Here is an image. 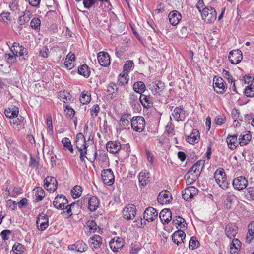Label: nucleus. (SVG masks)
<instances>
[{
    "instance_id": "nucleus-1",
    "label": "nucleus",
    "mask_w": 254,
    "mask_h": 254,
    "mask_svg": "<svg viewBox=\"0 0 254 254\" xmlns=\"http://www.w3.org/2000/svg\"><path fill=\"white\" fill-rule=\"evenodd\" d=\"M10 51L13 54L21 57L24 60H27L29 58L28 50L18 42H14L10 45V42H7Z\"/></svg>"
},
{
    "instance_id": "nucleus-2",
    "label": "nucleus",
    "mask_w": 254,
    "mask_h": 254,
    "mask_svg": "<svg viewBox=\"0 0 254 254\" xmlns=\"http://www.w3.org/2000/svg\"><path fill=\"white\" fill-rule=\"evenodd\" d=\"M214 178L220 187L223 189L228 188L229 183L227 180L226 175L222 168H218L214 174Z\"/></svg>"
},
{
    "instance_id": "nucleus-3",
    "label": "nucleus",
    "mask_w": 254,
    "mask_h": 254,
    "mask_svg": "<svg viewBox=\"0 0 254 254\" xmlns=\"http://www.w3.org/2000/svg\"><path fill=\"white\" fill-rule=\"evenodd\" d=\"M202 19L208 23L214 22L217 18V12L212 7H206L202 9Z\"/></svg>"
},
{
    "instance_id": "nucleus-4",
    "label": "nucleus",
    "mask_w": 254,
    "mask_h": 254,
    "mask_svg": "<svg viewBox=\"0 0 254 254\" xmlns=\"http://www.w3.org/2000/svg\"><path fill=\"white\" fill-rule=\"evenodd\" d=\"M131 126L134 131L138 132H142L145 127L144 118L141 116L133 117L131 120Z\"/></svg>"
},
{
    "instance_id": "nucleus-5",
    "label": "nucleus",
    "mask_w": 254,
    "mask_h": 254,
    "mask_svg": "<svg viewBox=\"0 0 254 254\" xmlns=\"http://www.w3.org/2000/svg\"><path fill=\"white\" fill-rule=\"evenodd\" d=\"M188 115V111L184 109L183 106L176 107L172 113V116L177 122L184 121Z\"/></svg>"
},
{
    "instance_id": "nucleus-6",
    "label": "nucleus",
    "mask_w": 254,
    "mask_h": 254,
    "mask_svg": "<svg viewBox=\"0 0 254 254\" xmlns=\"http://www.w3.org/2000/svg\"><path fill=\"white\" fill-rule=\"evenodd\" d=\"M198 190L194 186L186 188L182 191V197L186 201H190L198 194Z\"/></svg>"
},
{
    "instance_id": "nucleus-7",
    "label": "nucleus",
    "mask_w": 254,
    "mask_h": 254,
    "mask_svg": "<svg viewBox=\"0 0 254 254\" xmlns=\"http://www.w3.org/2000/svg\"><path fill=\"white\" fill-rule=\"evenodd\" d=\"M101 176L103 182L105 184L111 186L114 183L115 177L113 171L111 169L103 170Z\"/></svg>"
},
{
    "instance_id": "nucleus-8",
    "label": "nucleus",
    "mask_w": 254,
    "mask_h": 254,
    "mask_svg": "<svg viewBox=\"0 0 254 254\" xmlns=\"http://www.w3.org/2000/svg\"><path fill=\"white\" fill-rule=\"evenodd\" d=\"M36 225L37 228L40 231H44L49 226V219L48 216L41 213L37 217Z\"/></svg>"
},
{
    "instance_id": "nucleus-9",
    "label": "nucleus",
    "mask_w": 254,
    "mask_h": 254,
    "mask_svg": "<svg viewBox=\"0 0 254 254\" xmlns=\"http://www.w3.org/2000/svg\"><path fill=\"white\" fill-rule=\"evenodd\" d=\"M213 87L217 93L222 94L225 92L227 86L221 77L215 76L213 79Z\"/></svg>"
},
{
    "instance_id": "nucleus-10",
    "label": "nucleus",
    "mask_w": 254,
    "mask_h": 254,
    "mask_svg": "<svg viewBox=\"0 0 254 254\" xmlns=\"http://www.w3.org/2000/svg\"><path fill=\"white\" fill-rule=\"evenodd\" d=\"M123 217L127 220L132 219L136 214V207L133 204L127 205L122 211Z\"/></svg>"
},
{
    "instance_id": "nucleus-11",
    "label": "nucleus",
    "mask_w": 254,
    "mask_h": 254,
    "mask_svg": "<svg viewBox=\"0 0 254 254\" xmlns=\"http://www.w3.org/2000/svg\"><path fill=\"white\" fill-rule=\"evenodd\" d=\"M230 62L233 64H237L243 59L242 52L239 49L233 50L229 52L228 56Z\"/></svg>"
},
{
    "instance_id": "nucleus-12",
    "label": "nucleus",
    "mask_w": 254,
    "mask_h": 254,
    "mask_svg": "<svg viewBox=\"0 0 254 254\" xmlns=\"http://www.w3.org/2000/svg\"><path fill=\"white\" fill-rule=\"evenodd\" d=\"M204 160H198L190 169L188 173H191L194 177L197 178L204 167Z\"/></svg>"
},
{
    "instance_id": "nucleus-13",
    "label": "nucleus",
    "mask_w": 254,
    "mask_h": 254,
    "mask_svg": "<svg viewBox=\"0 0 254 254\" xmlns=\"http://www.w3.org/2000/svg\"><path fill=\"white\" fill-rule=\"evenodd\" d=\"M232 185L235 189L240 190L247 187L248 180L244 176H240L233 179Z\"/></svg>"
},
{
    "instance_id": "nucleus-14",
    "label": "nucleus",
    "mask_w": 254,
    "mask_h": 254,
    "mask_svg": "<svg viewBox=\"0 0 254 254\" xmlns=\"http://www.w3.org/2000/svg\"><path fill=\"white\" fill-rule=\"evenodd\" d=\"M68 203V200L64 195H58L55 197L53 201L54 206L57 209L64 210L65 206Z\"/></svg>"
},
{
    "instance_id": "nucleus-15",
    "label": "nucleus",
    "mask_w": 254,
    "mask_h": 254,
    "mask_svg": "<svg viewBox=\"0 0 254 254\" xmlns=\"http://www.w3.org/2000/svg\"><path fill=\"white\" fill-rule=\"evenodd\" d=\"M238 227L233 223H230L226 225L225 233L226 235L230 239H235L236 234L238 233Z\"/></svg>"
},
{
    "instance_id": "nucleus-16",
    "label": "nucleus",
    "mask_w": 254,
    "mask_h": 254,
    "mask_svg": "<svg viewBox=\"0 0 254 254\" xmlns=\"http://www.w3.org/2000/svg\"><path fill=\"white\" fill-rule=\"evenodd\" d=\"M158 216V212L152 207L147 208L143 213V218L148 222L154 221Z\"/></svg>"
},
{
    "instance_id": "nucleus-17",
    "label": "nucleus",
    "mask_w": 254,
    "mask_h": 254,
    "mask_svg": "<svg viewBox=\"0 0 254 254\" xmlns=\"http://www.w3.org/2000/svg\"><path fill=\"white\" fill-rule=\"evenodd\" d=\"M124 240L119 237H115L109 243L110 248L114 252H117L124 246Z\"/></svg>"
},
{
    "instance_id": "nucleus-18",
    "label": "nucleus",
    "mask_w": 254,
    "mask_h": 254,
    "mask_svg": "<svg viewBox=\"0 0 254 254\" xmlns=\"http://www.w3.org/2000/svg\"><path fill=\"white\" fill-rule=\"evenodd\" d=\"M76 146L78 151L87 150L88 144L85 139V136L82 133H79L76 135Z\"/></svg>"
},
{
    "instance_id": "nucleus-19",
    "label": "nucleus",
    "mask_w": 254,
    "mask_h": 254,
    "mask_svg": "<svg viewBox=\"0 0 254 254\" xmlns=\"http://www.w3.org/2000/svg\"><path fill=\"white\" fill-rule=\"evenodd\" d=\"M152 94L154 95L160 94L165 87L164 83L160 81L152 82L149 86Z\"/></svg>"
},
{
    "instance_id": "nucleus-20",
    "label": "nucleus",
    "mask_w": 254,
    "mask_h": 254,
    "mask_svg": "<svg viewBox=\"0 0 254 254\" xmlns=\"http://www.w3.org/2000/svg\"><path fill=\"white\" fill-rule=\"evenodd\" d=\"M91 248L94 249H99L102 244V238L99 235H94L91 237L88 240Z\"/></svg>"
},
{
    "instance_id": "nucleus-21",
    "label": "nucleus",
    "mask_w": 254,
    "mask_h": 254,
    "mask_svg": "<svg viewBox=\"0 0 254 254\" xmlns=\"http://www.w3.org/2000/svg\"><path fill=\"white\" fill-rule=\"evenodd\" d=\"M68 249L70 250H75L77 252L82 253L86 251L88 246L83 241H78L75 244L68 246Z\"/></svg>"
},
{
    "instance_id": "nucleus-22",
    "label": "nucleus",
    "mask_w": 254,
    "mask_h": 254,
    "mask_svg": "<svg viewBox=\"0 0 254 254\" xmlns=\"http://www.w3.org/2000/svg\"><path fill=\"white\" fill-rule=\"evenodd\" d=\"M97 59L100 64L103 66L106 67L110 64V58L107 52H100L98 54Z\"/></svg>"
},
{
    "instance_id": "nucleus-23",
    "label": "nucleus",
    "mask_w": 254,
    "mask_h": 254,
    "mask_svg": "<svg viewBox=\"0 0 254 254\" xmlns=\"http://www.w3.org/2000/svg\"><path fill=\"white\" fill-rule=\"evenodd\" d=\"M107 150L112 154H116L121 149V144L119 141H108L106 144Z\"/></svg>"
},
{
    "instance_id": "nucleus-24",
    "label": "nucleus",
    "mask_w": 254,
    "mask_h": 254,
    "mask_svg": "<svg viewBox=\"0 0 254 254\" xmlns=\"http://www.w3.org/2000/svg\"><path fill=\"white\" fill-rule=\"evenodd\" d=\"M139 185L141 188L146 186L150 181V174L148 172H141L138 177Z\"/></svg>"
},
{
    "instance_id": "nucleus-25",
    "label": "nucleus",
    "mask_w": 254,
    "mask_h": 254,
    "mask_svg": "<svg viewBox=\"0 0 254 254\" xmlns=\"http://www.w3.org/2000/svg\"><path fill=\"white\" fill-rule=\"evenodd\" d=\"M172 223L178 230H185L187 228V223L185 220L181 216L173 217Z\"/></svg>"
},
{
    "instance_id": "nucleus-26",
    "label": "nucleus",
    "mask_w": 254,
    "mask_h": 254,
    "mask_svg": "<svg viewBox=\"0 0 254 254\" xmlns=\"http://www.w3.org/2000/svg\"><path fill=\"white\" fill-rule=\"evenodd\" d=\"M184 230H177L172 235V238L173 242L179 245L183 242L186 237Z\"/></svg>"
},
{
    "instance_id": "nucleus-27",
    "label": "nucleus",
    "mask_w": 254,
    "mask_h": 254,
    "mask_svg": "<svg viewBox=\"0 0 254 254\" xmlns=\"http://www.w3.org/2000/svg\"><path fill=\"white\" fill-rule=\"evenodd\" d=\"M159 218L163 224H168L172 219V212L169 209H164L160 212Z\"/></svg>"
},
{
    "instance_id": "nucleus-28",
    "label": "nucleus",
    "mask_w": 254,
    "mask_h": 254,
    "mask_svg": "<svg viewBox=\"0 0 254 254\" xmlns=\"http://www.w3.org/2000/svg\"><path fill=\"white\" fill-rule=\"evenodd\" d=\"M139 100L144 108L149 109L153 106L152 97L145 94L140 95Z\"/></svg>"
},
{
    "instance_id": "nucleus-29",
    "label": "nucleus",
    "mask_w": 254,
    "mask_h": 254,
    "mask_svg": "<svg viewBox=\"0 0 254 254\" xmlns=\"http://www.w3.org/2000/svg\"><path fill=\"white\" fill-rule=\"evenodd\" d=\"M168 18L170 24L172 25H177L182 19L181 14L177 11H171L168 15Z\"/></svg>"
},
{
    "instance_id": "nucleus-30",
    "label": "nucleus",
    "mask_w": 254,
    "mask_h": 254,
    "mask_svg": "<svg viewBox=\"0 0 254 254\" xmlns=\"http://www.w3.org/2000/svg\"><path fill=\"white\" fill-rule=\"evenodd\" d=\"M88 208L91 212L95 211L100 205L99 199L96 196H92L88 199Z\"/></svg>"
},
{
    "instance_id": "nucleus-31",
    "label": "nucleus",
    "mask_w": 254,
    "mask_h": 254,
    "mask_svg": "<svg viewBox=\"0 0 254 254\" xmlns=\"http://www.w3.org/2000/svg\"><path fill=\"white\" fill-rule=\"evenodd\" d=\"M4 114L7 118L11 120L14 117H17L19 114V109L17 106H11L5 109Z\"/></svg>"
},
{
    "instance_id": "nucleus-32",
    "label": "nucleus",
    "mask_w": 254,
    "mask_h": 254,
    "mask_svg": "<svg viewBox=\"0 0 254 254\" xmlns=\"http://www.w3.org/2000/svg\"><path fill=\"white\" fill-rule=\"evenodd\" d=\"M226 141L229 148L231 150L235 149L239 144V141H238L237 139V135L228 134L226 138Z\"/></svg>"
},
{
    "instance_id": "nucleus-33",
    "label": "nucleus",
    "mask_w": 254,
    "mask_h": 254,
    "mask_svg": "<svg viewBox=\"0 0 254 254\" xmlns=\"http://www.w3.org/2000/svg\"><path fill=\"white\" fill-rule=\"evenodd\" d=\"M98 228H99L94 220H88L84 225V229L87 235L96 232Z\"/></svg>"
},
{
    "instance_id": "nucleus-34",
    "label": "nucleus",
    "mask_w": 254,
    "mask_h": 254,
    "mask_svg": "<svg viewBox=\"0 0 254 254\" xmlns=\"http://www.w3.org/2000/svg\"><path fill=\"white\" fill-rule=\"evenodd\" d=\"M24 120L25 118L23 116L17 115V117H14L10 120V123L13 128L19 130L21 128V125L24 123Z\"/></svg>"
},
{
    "instance_id": "nucleus-35",
    "label": "nucleus",
    "mask_w": 254,
    "mask_h": 254,
    "mask_svg": "<svg viewBox=\"0 0 254 254\" xmlns=\"http://www.w3.org/2000/svg\"><path fill=\"white\" fill-rule=\"evenodd\" d=\"M241 247V243L238 239H232L230 249L231 254H237Z\"/></svg>"
},
{
    "instance_id": "nucleus-36",
    "label": "nucleus",
    "mask_w": 254,
    "mask_h": 254,
    "mask_svg": "<svg viewBox=\"0 0 254 254\" xmlns=\"http://www.w3.org/2000/svg\"><path fill=\"white\" fill-rule=\"evenodd\" d=\"M199 132L196 129H193L190 136H188L186 139L188 142L193 144L197 142L199 139Z\"/></svg>"
},
{
    "instance_id": "nucleus-37",
    "label": "nucleus",
    "mask_w": 254,
    "mask_h": 254,
    "mask_svg": "<svg viewBox=\"0 0 254 254\" xmlns=\"http://www.w3.org/2000/svg\"><path fill=\"white\" fill-rule=\"evenodd\" d=\"M252 135L250 132L245 134H241L239 137V144L241 146H243L249 143L251 140Z\"/></svg>"
},
{
    "instance_id": "nucleus-38",
    "label": "nucleus",
    "mask_w": 254,
    "mask_h": 254,
    "mask_svg": "<svg viewBox=\"0 0 254 254\" xmlns=\"http://www.w3.org/2000/svg\"><path fill=\"white\" fill-rule=\"evenodd\" d=\"M78 73L85 78H88L90 75V68L87 64L80 65L78 67Z\"/></svg>"
},
{
    "instance_id": "nucleus-39",
    "label": "nucleus",
    "mask_w": 254,
    "mask_h": 254,
    "mask_svg": "<svg viewBox=\"0 0 254 254\" xmlns=\"http://www.w3.org/2000/svg\"><path fill=\"white\" fill-rule=\"evenodd\" d=\"M170 195L171 194L169 192H161L158 196V201L161 204L169 203L170 202L169 199Z\"/></svg>"
},
{
    "instance_id": "nucleus-40",
    "label": "nucleus",
    "mask_w": 254,
    "mask_h": 254,
    "mask_svg": "<svg viewBox=\"0 0 254 254\" xmlns=\"http://www.w3.org/2000/svg\"><path fill=\"white\" fill-rule=\"evenodd\" d=\"M133 89L135 92L141 95L145 91L146 86L143 82L137 81L134 83Z\"/></svg>"
},
{
    "instance_id": "nucleus-41",
    "label": "nucleus",
    "mask_w": 254,
    "mask_h": 254,
    "mask_svg": "<svg viewBox=\"0 0 254 254\" xmlns=\"http://www.w3.org/2000/svg\"><path fill=\"white\" fill-rule=\"evenodd\" d=\"M131 115L130 114H124L122 115L119 121V124L122 127L128 126L131 123Z\"/></svg>"
},
{
    "instance_id": "nucleus-42",
    "label": "nucleus",
    "mask_w": 254,
    "mask_h": 254,
    "mask_svg": "<svg viewBox=\"0 0 254 254\" xmlns=\"http://www.w3.org/2000/svg\"><path fill=\"white\" fill-rule=\"evenodd\" d=\"M248 232L246 237V241L250 243L254 238V223L251 222L248 226Z\"/></svg>"
},
{
    "instance_id": "nucleus-43",
    "label": "nucleus",
    "mask_w": 254,
    "mask_h": 254,
    "mask_svg": "<svg viewBox=\"0 0 254 254\" xmlns=\"http://www.w3.org/2000/svg\"><path fill=\"white\" fill-rule=\"evenodd\" d=\"M118 85L114 82H111L107 86V92L109 95H111L113 97H115L118 92Z\"/></svg>"
},
{
    "instance_id": "nucleus-44",
    "label": "nucleus",
    "mask_w": 254,
    "mask_h": 254,
    "mask_svg": "<svg viewBox=\"0 0 254 254\" xmlns=\"http://www.w3.org/2000/svg\"><path fill=\"white\" fill-rule=\"evenodd\" d=\"M76 203L75 202L71 203L69 205H66L65 209L66 211H63L61 212V214L65 218H68L72 215V209L74 207Z\"/></svg>"
},
{
    "instance_id": "nucleus-45",
    "label": "nucleus",
    "mask_w": 254,
    "mask_h": 254,
    "mask_svg": "<svg viewBox=\"0 0 254 254\" xmlns=\"http://www.w3.org/2000/svg\"><path fill=\"white\" fill-rule=\"evenodd\" d=\"M32 14L29 12H25L24 14L19 16L18 19V23L19 25L22 26L27 23L31 18Z\"/></svg>"
},
{
    "instance_id": "nucleus-46",
    "label": "nucleus",
    "mask_w": 254,
    "mask_h": 254,
    "mask_svg": "<svg viewBox=\"0 0 254 254\" xmlns=\"http://www.w3.org/2000/svg\"><path fill=\"white\" fill-rule=\"evenodd\" d=\"M129 81V76L128 74L122 72L118 77L117 84L121 86H124L127 84Z\"/></svg>"
},
{
    "instance_id": "nucleus-47",
    "label": "nucleus",
    "mask_w": 254,
    "mask_h": 254,
    "mask_svg": "<svg viewBox=\"0 0 254 254\" xmlns=\"http://www.w3.org/2000/svg\"><path fill=\"white\" fill-rule=\"evenodd\" d=\"M82 188L79 185L75 186L71 190V195L73 198H79L82 194Z\"/></svg>"
},
{
    "instance_id": "nucleus-48",
    "label": "nucleus",
    "mask_w": 254,
    "mask_h": 254,
    "mask_svg": "<svg viewBox=\"0 0 254 254\" xmlns=\"http://www.w3.org/2000/svg\"><path fill=\"white\" fill-rule=\"evenodd\" d=\"M34 190L35 191L36 194V201H41L45 197V192L43 189L40 187H36L34 189Z\"/></svg>"
},
{
    "instance_id": "nucleus-49",
    "label": "nucleus",
    "mask_w": 254,
    "mask_h": 254,
    "mask_svg": "<svg viewBox=\"0 0 254 254\" xmlns=\"http://www.w3.org/2000/svg\"><path fill=\"white\" fill-rule=\"evenodd\" d=\"M80 101L83 104H87L91 101V94L88 92H83L80 97Z\"/></svg>"
},
{
    "instance_id": "nucleus-50",
    "label": "nucleus",
    "mask_w": 254,
    "mask_h": 254,
    "mask_svg": "<svg viewBox=\"0 0 254 254\" xmlns=\"http://www.w3.org/2000/svg\"><path fill=\"white\" fill-rule=\"evenodd\" d=\"M245 196L248 200H254V187L248 188L244 192Z\"/></svg>"
},
{
    "instance_id": "nucleus-51",
    "label": "nucleus",
    "mask_w": 254,
    "mask_h": 254,
    "mask_svg": "<svg viewBox=\"0 0 254 254\" xmlns=\"http://www.w3.org/2000/svg\"><path fill=\"white\" fill-rule=\"evenodd\" d=\"M24 250V246L19 243H15L12 247V251L17 254H23Z\"/></svg>"
},
{
    "instance_id": "nucleus-52",
    "label": "nucleus",
    "mask_w": 254,
    "mask_h": 254,
    "mask_svg": "<svg viewBox=\"0 0 254 254\" xmlns=\"http://www.w3.org/2000/svg\"><path fill=\"white\" fill-rule=\"evenodd\" d=\"M244 94L249 97L254 96V84H250L248 85L244 91Z\"/></svg>"
},
{
    "instance_id": "nucleus-53",
    "label": "nucleus",
    "mask_w": 254,
    "mask_h": 254,
    "mask_svg": "<svg viewBox=\"0 0 254 254\" xmlns=\"http://www.w3.org/2000/svg\"><path fill=\"white\" fill-rule=\"evenodd\" d=\"M199 246V242L197 240L196 237H191L189 243V248L190 250H194L197 248Z\"/></svg>"
},
{
    "instance_id": "nucleus-54",
    "label": "nucleus",
    "mask_w": 254,
    "mask_h": 254,
    "mask_svg": "<svg viewBox=\"0 0 254 254\" xmlns=\"http://www.w3.org/2000/svg\"><path fill=\"white\" fill-rule=\"evenodd\" d=\"M134 63L132 61L128 60L124 64L123 72L127 74L133 66Z\"/></svg>"
},
{
    "instance_id": "nucleus-55",
    "label": "nucleus",
    "mask_w": 254,
    "mask_h": 254,
    "mask_svg": "<svg viewBox=\"0 0 254 254\" xmlns=\"http://www.w3.org/2000/svg\"><path fill=\"white\" fill-rule=\"evenodd\" d=\"M31 28L34 30H39L41 26V20L38 18H34L30 22Z\"/></svg>"
},
{
    "instance_id": "nucleus-56",
    "label": "nucleus",
    "mask_w": 254,
    "mask_h": 254,
    "mask_svg": "<svg viewBox=\"0 0 254 254\" xmlns=\"http://www.w3.org/2000/svg\"><path fill=\"white\" fill-rule=\"evenodd\" d=\"M10 183V181L9 180H7L5 183L4 187L3 189V190H4L3 193V197L6 199L8 198L9 197H11V192H10L8 188V186Z\"/></svg>"
},
{
    "instance_id": "nucleus-57",
    "label": "nucleus",
    "mask_w": 254,
    "mask_h": 254,
    "mask_svg": "<svg viewBox=\"0 0 254 254\" xmlns=\"http://www.w3.org/2000/svg\"><path fill=\"white\" fill-rule=\"evenodd\" d=\"M44 182V186L45 188L46 187H49V186H51V185H52V184H53V183H57V182L55 178L52 177H49V176L47 177L45 179Z\"/></svg>"
},
{
    "instance_id": "nucleus-58",
    "label": "nucleus",
    "mask_w": 254,
    "mask_h": 254,
    "mask_svg": "<svg viewBox=\"0 0 254 254\" xmlns=\"http://www.w3.org/2000/svg\"><path fill=\"white\" fill-rule=\"evenodd\" d=\"M18 56L15 55L14 54H5V58L7 60L8 63L10 64H14L17 62V57Z\"/></svg>"
},
{
    "instance_id": "nucleus-59",
    "label": "nucleus",
    "mask_w": 254,
    "mask_h": 254,
    "mask_svg": "<svg viewBox=\"0 0 254 254\" xmlns=\"http://www.w3.org/2000/svg\"><path fill=\"white\" fill-rule=\"evenodd\" d=\"M109 160L107 154L103 151H100L98 154V160L99 162L104 163Z\"/></svg>"
},
{
    "instance_id": "nucleus-60",
    "label": "nucleus",
    "mask_w": 254,
    "mask_h": 254,
    "mask_svg": "<svg viewBox=\"0 0 254 254\" xmlns=\"http://www.w3.org/2000/svg\"><path fill=\"white\" fill-rule=\"evenodd\" d=\"M138 97L137 95L134 93H131L129 97V102L132 106H135L138 102Z\"/></svg>"
},
{
    "instance_id": "nucleus-61",
    "label": "nucleus",
    "mask_w": 254,
    "mask_h": 254,
    "mask_svg": "<svg viewBox=\"0 0 254 254\" xmlns=\"http://www.w3.org/2000/svg\"><path fill=\"white\" fill-rule=\"evenodd\" d=\"M97 1V0H83V4L85 8L89 9Z\"/></svg>"
},
{
    "instance_id": "nucleus-62",
    "label": "nucleus",
    "mask_w": 254,
    "mask_h": 254,
    "mask_svg": "<svg viewBox=\"0 0 254 254\" xmlns=\"http://www.w3.org/2000/svg\"><path fill=\"white\" fill-rule=\"evenodd\" d=\"M4 139L5 140L6 145L7 148L13 145H16V141L14 140L13 138L10 136H5L4 137Z\"/></svg>"
},
{
    "instance_id": "nucleus-63",
    "label": "nucleus",
    "mask_w": 254,
    "mask_h": 254,
    "mask_svg": "<svg viewBox=\"0 0 254 254\" xmlns=\"http://www.w3.org/2000/svg\"><path fill=\"white\" fill-rule=\"evenodd\" d=\"M10 13L8 12H2L0 14V17L1 18L2 22L8 23L10 21V17L9 16Z\"/></svg>"
},
{
    "instance_id": "nucleus-64",
    "label": "nucleus",
    "mask_w": 254,
    "mask_h": 254,
    "mask_svg": "<svg viewBox=\"0 0 254 254\" xmlns=\"http://www.w3.org/2000/svg\"><path fill=\"white\" fill-rule=\"evenodd\" d=\"M39 166V161L37 160L34 157L31 156L29 167L32 168H37Z\"/></svg>"
}]
</instances>
